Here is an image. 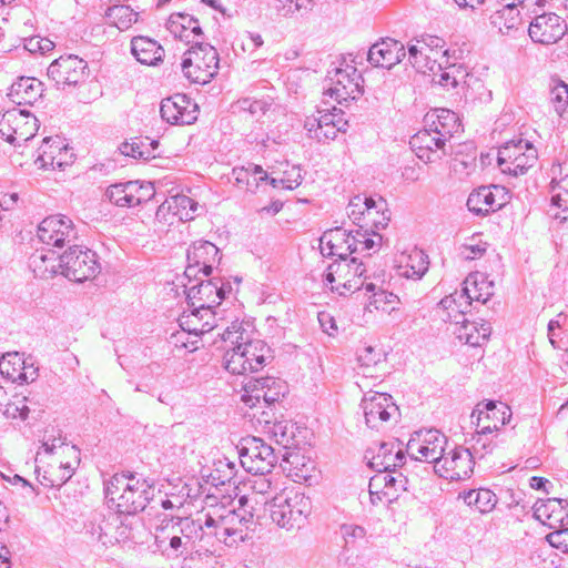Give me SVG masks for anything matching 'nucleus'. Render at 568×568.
<instances>
[{
	"label": "nucleus",
	"mask_w": 568,
	"mask_h": 568,
	"mask_svg": "<svg viewBox=\"0 0 568 568\" xmlns=\"http://www.w3.org/2000/svg\"><path fill=\"white\" fill-rule=\"evenodd\" d=\"M214 500L207 497L206 506L197 519L171 515L155 528L156 548L168 558L192 552L197 542L213 546V540L234 547L250 538L255 528L257 501L243 495L236 503Z\"/></svg>",
	"instance_id": "f257e3e1"
},
{
	"label": "nucleus",
	"mask_w": 568,
	"mask_h": 568,
	"mask_svg": "<svg viewBox=\"0 0 568 568\" xmlns=\"http://www.w3.org/2000/svg\"><path fill=\"white\" fill-rule=\"evenodd\" d=\"M242 324L233 322L221 334L230 343L223 356L224 368L234 375H244L262 369L271 356V348L261 339L246 341Z\"/></svg>",
	"instance_id": "f03ea898"
},
{
	"label": "nucleus",
	"mask_w": 568,
	"mask_h": 568,
	"mask_svg": "<svg viewBox=\"0 0 568 568\" xmlns=\"http://www.w3.org/2000/svg\"><path fill=\"white\" fill-rule=\"evenodd\" d=\"M105 497L120 514L135 515L155 500L154 483L135 474H115L105 485Z\"/></svg>",
	"instance_id": "7ed1b4c3"
},
{
	"label": "nucleus",
	"mask_w": 568,
	"mask_h": 568,
	"mask_svg": "<svg viewBox=\"0 0 568 568\" xmlns=\"http://www.w3.org/2000/svg\"><path fill=\"white\" fill-rule=\"evenodd\" d=\"M37 258L44 264L50 263V265H45V271L52 273L60 271L70 281L79 283L94 278L101 271L97 253L80 245L69 246L68 251L57 257L53 254L36 256L34 264H37Z\"/></svg>",
	"instance_id": "20e7f679"
},
{
	"label": "nucleus",
	"mask_w": 568,
	"mask_h": 568,
	"mask_svg": "<svg viewBox=\"0 0 568 568\" xmlns=\"http://www.w3.org/2000/svg\"><path fill=\"white\" fill-rule=\"evenodd\" d=\"M274 524L286 530L301 528L312 513L310 497L302 493H282L265 503Z\"/></svg>",
	"instance_id": "39448f33"
},
{
	"label": "nucleus",
	"mask_w": 568,
	"mask_h": 568,
	"mask_svg": "<svg viewBox=\"0 0 568 568\" xmlns=\"http://www.w3.org/2000/svg\"><path fill=\"white\" fill-rule=\"evenodd\" d=\"M219 62V53L214 47L194 41V44L184 53L181 68L189 80L205 84L217 74Z\"/></svg>",
	"instance_id": "423d86ee"
},
{
	"label": "nucleus",
	"mask_w": 568,
	"mask_h": 568,
	"mask_svg": "<svg viewBox=\"0 0 568 568\" xmlns=\"http://www.w3.org/2000/svg\"><path fill=\"white\" fill-rule=\"evenodd\" d=\"M236 448L242 467L253 475H268L277 463L274 448L258 437L242 438Z\"/></svg>",
	"instance_id": "0eeeda50"
},
{
	"label": "nucleus",
	"mask_w": 568,
	"mask_h": 568,
	"mask_svg": "<svg viewBox=\"0 0 568 568\" xmlns=\"http://www.w3.org/2000/svg\"><path fill=\"white\" fill-rule=\"evenodd\" d=\"M328 85L324 94L335 99L338 103L355 100L364 93L363 78L354 65L343 60L338 67L327 72Z\"/></svg>",
	"instance_id": "6e6552de"
},
{
	"label": "nucleus",
	"mask_w": 568,
	"mask_h": 568,
	"mask_svg": "<svg viewBox=\"0 0 568 568\" xmlns=\"http://www.w3.org/2000/svg\"><path fill=\"white\" fill-rule=\"evenodd\" d=\"M537 159V150L534 145L519 139L508 141L499 148L497 163L503 173L517 178L526 174Z\"/></svg>",
	"instance_id": "1a4fd4ad"
},
{
	"label": "nucleus",
	"mask_w": 568,
	"mask_h": 568,
	"mask_svg": "<svg viewBox=\"0 0 568 568\" xmlns=\"http://www.w3.org/2000/svg\"><path fill=\"white\" fill-rule=\"evenodd\" d=\"M38 130V119L27 110L11 109L0 115V135L11 144L31 140Z\"/></svg>",
	"instance_id": "9d476101"
},
{
	"label": "nucleus",
	"mask_w": 568,
	"mask_h": 568,
	"mask_svg": "<svg viewBox=\"0 0 568 568\" xmlns=\"http://www.w3.org/2000/svg\"><path fill=\"white\" fill-rule=\"evenodd\" d=\"M448 438L438 429L415 432L407 443V452L416 460L432 463L434 466L447 449Z\"/></svg>",
	"instance_id": "9b49d317"
},
{
	"label": "nucleus",
	"mask_w": 568,
	"mask_h": 568,
	"mask_svg": "<svg viewBox=\"0 0 568 568\" xmlns=\"http://www.w3.org/2000/svg\"><path fill=\"white\" fill-rule=\"evenodd\" d=\"M474 455L469 448L455 446L444 452L434 466V471L445 479L463 480L469 478L474 470Z\"/></svg>",
	"instance_id": "f8f14e48"
},
{
	"label": "nucleus",
	"mask_w": 568,
	"mask_h": 568,
	"mask_svg": "<svg viewBox=\"0 0 568 568\" xmlns=\"http://www.w3.org/2000/svg\"><path fill=\"white\" fill-rule=\"evenodd\" d=\"M37 236L43 244L53 247L71 246L78 239L73 221L67 215H51L38 225Z\"/></svg>",
	"instance_id": "ddd939ff"
},
{
	"label": "nucleus",
	"mask_w": 568,
	"mask_h": 568,
	"mask_svg": "<svg viewBox=\"0 0 568 568\" xmlns=\"http://www.w3.org/2000/svg\"><path fill=\"white\" fill-rule=\"evenodd\" d=\"M286 386L278 378L261 377L250 379L244 386L242 400L253 408L263 403V407H270L284 396Z\"/></svg>",
	"instance_id": "4468645a"
},
{
	"label": "nucleus",
	"mask_w": 568,
	"mask_h": 568,
	"mask_svg": "<svg viewBox=\"0 0 568 568\" xmlns=\"http://www.w3.org/2000/svg\"><path fill=\"white\" fill-rule=\"evenodd\" d=\"M366 425L372 429H379L390 418H396L398 407L390 395L379 392H368L362 399Z\"/></svg>",
	"instance_id": "2eb2a0df"
},
{
	"label": "nucleus",
	"mask_w": 568,
	"mask_h": 568,
	"mask_svg": "<svg viewBox=\"0 0 568 568\" xmlns=\"http://www.w3.org/2000/svg\"><path fill=\"white\" fill-rule=\"evenodd\" d=\"M87 62L74 54L55 59L48 68V77L57 88L77 85L85 77Z\"/></svg>",
	"instance_id": "dca6fc26"
},
{
	"label": "nucleus",
	"mask_w": 568,
	"mask_h": 568,
	"mask_svg": "<svg viewBox=\"0 0 568 568\" xmlns=\"http://www.w3.org/2000/svg\"><path fill=\"white\" fill-rule=\"evenodd\" d=\"M568 31L565 20L556 13H541L534 18L528 28L531 40L540 44H554Z\"/></svg>",
	"instance_id": "f3484780"
},
{
	"label": "nucleus",
	"mask_w": 568,
	"mask_h": 568,
	"mask_svg": "<svg viewBox=\"0 0 568 568\" xmlns=\"http://www.w3.org/2000/svg\"><path fill=\"white\" fill-rule=\"evenodd\" d=\"M357 236L347 233L342 227H335L323 233L320 239V248L323 256H337L338 261H346L348 255L357 253L359 247Z\"/></svg>",
	"instance_id": "a211bd4d"
},
{
	"label": "nucleus",
	"mask_w": 568,
	"mask_h": 568,
	"mask_svg": "<svg viewBox=\"0 0 568 568\" xmlns=\"http://www.w3.org/2000/svg\"><path fill=\"white\" fill-rule=\"evenodd\" d=\"M470 417L477 427L483 423V433H493L509 423L511 409L501 402L487 400L477 404Z\"/></svg>",
	"instance_id": "6ab92c4d"
},
{
	"label": "nucleus",
	"mask_w": 568,
	"mask_h": 568,
	"mask_svg": "<svg viewBox=\"0 0 568 568\" xmlns=\"http://www.w3.org/2000/svg\"><path fill=\"white\" fill-rule=\"evenodd\" d=\"M446 138L427 126L410 138L409 144L418 159L426 163L436 162L446 154Z\"/></svg>",
	"instance_id": "aec40b11"
},
{
	"label": "nucleus",
	"mask_w": 568,
	"mask_h": 568,
	"mask_svg": "<svg viewBox=\"0 0 568 568\" xmlns=\"http://www.w3.org/2000/svg\"><path fill=\"white\" fill-rule=\"evenodd\" d=\"M506 204L505 189L498 185L480 186L467 199V207L476 215H487Z\"/></svg>",
	"instance_id": "412c9836"
},
{
	"label": "nucleus",
	"mask_w": 568,
	"mask_h": 568,
	"mask_svg": "<svg viewBox=\"0 0 568 568\" xmlns=\"http://www.w3.org/2000/svg\"><path fill=\"white\" fill-rule=\"evenodd\" d=\"M160 113L171 124H191L197 118V105L185 94H175L162 100Z\"/></svg>",
	"instance_id": "4be33fe9"
},
{
	"label": "nucleus",
	"mask_w": 568,
	"mask_h": 568,
	"mask_svg": "<svg viewBox=\"0 0 568 568\" xmlns=\"http://www.w3.org/2000/svg\"><path fill=\"white\" fill-rule=\"evenodd\" d=\"M219 255V248L209 241H199L193 243L187 248L186 257L189 265L185 270V276L189 277V283H192L191 277L196 275V267H200V272L205 277L210 276L216 256Z\"/></svg>",
	"instance_id": "5701e85b"
},
{
	"label": "nucleus",
	"mask_w": 568,
	"mask_h": 568,
	"mask_svg": "<svg viewBox=\"0 0 568 568\" xmlns=\"http://www.w3.org/2000/svg\"><path fill=\"white\" fill-rule=\"evenodd\" d=\"M405 55L406 51L403 43L387 38L374 43L369 48L367 60L374 67L390 69L399 63Z\"/></svg>",
	"instance_id": "b1692460"
},
{
	"label": "nucleus",
	"mask_w": 568,
	"mask_h": 568,
	"mask_svg": "<svg viewBox=\"0 0 568 568\" xmlns=\"http://www.w3.org/2000/svg\"><path fill=\"white\" fill-rule=\"evenodd\" d=\"M184 286L189 304L200 308L199 313L204 312L205 315L214 317L212 307L216 303L219 292L217 278L200 280L195 284Z\"/></svg>",
	"instance_id": "393cba45"
},
{
	"label": "nucleus",
	"mask_w": 568,
	"mask_h": 568,
	"mask_svg": "<svg viewBox=\"0 0 568 568\" xmlns=\"http://www.w3.org/2000/svg\"><path fill=\"white\" fill-rule=\"evenodd\" d=\"M534 517L550 528L568 519V500L562 498L538 499L532 506Z\"/></svg>",
	"instance_id": "a878e982"
},
{
	"label": "nucleus",
	"mask_w": 568,
	"mask_h": 568,
	"mask_svg": "<svg viewBox=\"0 0 568 568\" xmlns=\"http://www.w3.org/2000/svg\"><path fill=\"white\" fill-rule=\"evenodd\" d=\"M44 92L43 83L31 77H21L9 89L8 97L18 105H33Z\"/></svg>",
	"instance_id": "bb28decb"
},
{
	"label": "nucleus",
	"mask_w": 568,
	"mask_h": 568,
	"mask_svg": "<svg viewBox=\"0 0 568 568\" xmlns=\"http://www.w3.org/2000/svg\"><path fill=\"white\" fill-rule=\"evenodd\" d=\"M481 287H478L476 281L470 282L469 278L465 281V287L460 293H455V295L444 297L439 305L446 310H455V305H457V298L466 300V304L469 305L471 301H478L481 303H486L490 296L493 295V284L491 283H481Z\"/></svg>",
	"instance_id": "cd10ccee"
},
{
	"label": "nucleus",
	"mask_w": 568,
	"mask_h": 568,
	"mask_svg": "<svg viewBox=\"0 0 568 568\" xmlns=\"http://www.w3.org/2000/svg\"><path fill=\"white\" fill-rule=\"evenodd\" d=\"M459 317L463 318L460 322V326L457 327L455 334L457 335L459 341H464L465 344L470 346H480L481 343L488 339L491 334L490 323L481 321L469 322L464 317V311H458ZM456 324H459V321H455Z\"/></svg>",
	"instance_id": "c85d7f7f"
},
{
	"label": "nucleus",
	"mask_w": 568,
	"mask_h": 568,
	"mask_svg": "<svg viewBox=\"0 0 568 568\" xmlns=\"http://www.w3.org/2000/svg\"><path fill=\"white\" fill-rule=\"evenodd\" d=\"M425 121L427 126L447 140H450L460 128L457 114L448 109H438L427 113Z\"/></svg>",
	"instance_id": "c756f323"
},
{
	"label": "nucleus",
	"mask_w": 568,
	"mask_h": 568,
	"mask_svg": "<svg viewBox=\"0 0 568 568\" xmlns=\"http://www.w3.org/2000/svg\"><path fill=\"white\" fill-rule=\"evenodd\" d=\"M166 29L175 37L186 43L194 42L190 37L193 38L202 36V29L199 20L187 13H173L170 16L166 22Z\"/></svg>",
	"instance_id": "7c9ffc66"
},
{
	"label": "nucleus",
	"mask_w": 568,
	"mask_h": 568,
	"mask_svg": "<svg viewBox=\"0 0 568 568\" xmlns=\"http://www.w3.org/2000/svg\"><path fill=\"white\" fill-rule=\"evenodd\" d=\"M131 52L140 63L146 65H156L164 57V49L155 40L143 36L132 39Z\"/></svg>",
	"instance_id": "2f4dec72"
},
{
	"label": "nucleus",
	"mask_w": 568,
	"mask_h": 568,
	"mask_svg": "<svg viewBox=\"0 0 568 568\" xmlns=\"http://www.w3.org/2000/svg\"><path fill=\"white\" fill-rule=\"evenodd\" d=\"M368 203L369 209H367L363 224H361V229L365 232H372L377 236L376 231L383 230L388 225V222L390 221V213L388 212L386 201L382 197H378L377 200L372 197ZM381 239L382 237L378 235L379 241Z\"/></svg>",
	"instance_id": "473e14b6"
},
{
	"label": "nucleus",
	"mask_w": 568,
	"mask_h": 568,
	"mask_svg": "<svg viewBox=\"0 0 568 568\" xmlns=\"http://www.w3.org/2000/svg\"><path fill=\"white\" fill-rule=\"evenodd\" d=\"M429 267L428 255L418 248L412 250L398 266V275L408 280H420Z\"/></svg>",
	"instance_id": "72a5a7b5"
},
{
	"label": "nucleus",
	"mask_w": 568,
	"mask_h": 568,
	"mask_svg": "<svg viewBox=\"0 0 568 568\" xmlns=\"http://www.w3.org/2000/svg\"><path fill=\"white\" fill-rule=\"evenodd\" d=\"M550 214L560 221L568 220V175L559 180L552 179L551 183Z\"/></svg>",
	"instance_id": "f704fd0d"
},
{
	"label": "nucleus",
	"mask_w": 568,
	"mask_h": 568,
	"mask_svg": "<svg viewBox=\"0 0 568 568\" xmlns=\"http://www.w3.org/2000/svg\"><path fill=\"white\" fill-rule=\"evenodd\" d=\"M280 466L295 481L310 477L313 469V463L306 459L300 452L285 453Z\"/></svg>",
	"instance_id": "c9c22d12"
},
{
	"label": "nucleus",
	"mask_w": 568,
	"mask_h": 568,
	"mask_svg": "<svg viewBox=\"0 0 568 568\" xmlns=\"http://www.w3.org/2000/svg\"><path fill=\"white\" fill-rule=\"evenodd\" d=\"M404 459L405 455L400 448L394 452V444L383 443L369 464L372 468L388 470L390 468L402 466L404 464Z\"/></svg>",
	"instance_id": "e433bc0d"
},
{
	"label": "nucleus",
	"mask_w": 568,
	"mask_h": 568,
	"mask_svg": "<svg viewBox=\"0 0 568 568\" xmlns=\"http://www.w3.org/2000/svg\"><path fill=\"white\" fill-rule=\"evenodd\" d=\"M62 148L60 142L53 138H44L40 148V153L36 159V164L40 168H62L63 161L61 159Z\"/></svg>",
	"instance_id": "4c0bfd02"
},
{
	"label": "nucleus",
	"mask_w": 568,
	"mask_h": 568,
	"mask_svg": "<svg viewBox=\"0 0 568 568\" xmlns=\"http://www.w3.org/2000/svg\"><path fill=\"white\" fill-rule=\"evenodd\" d=\"M347 267L346 263L335 261L327 267L325 273L324 283L326 286L332 285L336 280H338V286H331V288L332 291H337L341 295L345 294V291L356 292L359 290V285L356 282L353 283V280L346 278L344 275V271Z\"/></svg>",
	"instance_id": "58836bf2"
},
{
	"label": "nucleus",
	"mask_w": 568,
	"mask_h": 568,
	"mask_svg": "<svg viewBox=\"0 0 568 568\" xmlns=\"http://www.w3.org/2000/svg\"><path fill=\"white\" fill-rule=\"evenodd\" d=\"M158 145V141H149L146 138L145 141L134 140L132 142H124L120 145V151L123 155L148 161L155 158L154 151Z\"/></svg>",
	"instance_id": "ea45409f"
},
{
	"label": "nucleus",
	"mask_w": 568,
	"mask_h": 568,
	"mask_svg": "<svg viewBox=\"0 0 568 568\" xmlns=\"http://www.w3.org/2000/svg\"><path fill=\"white\" fill-rule=\"evenodd\" d=\"M197 307H193L191 314L183 316L180 320V326L183 331H186L194 335H201L212 331L216 325L211 323L209 320L204 321L205 317L212 318L210 315H205L204 312L199 313Z\"/></svg>",
	"instance_id": "a19ab883"
},
{
	"label": "nucleus",
	"mask_w": 568,
	"mask_h": 568,
	"mask_svg": "<svg viewBox=\"0 0 568 568\" xmlns=\"http://www.w3.org/2000/svg\"><path fill=\"white\" fill-rule=\"evenodd\" d=\"M377 474H375L368 483V490L371 503L373 505H377L378 503H392L393 491L389 493L386 489L387 480L386 477L388 473L382 469H376Z\"/></svg>",
	"instance_id": "79ce46f5"
},
{
	"label": "nucleus",
	"mask_w": 568,
	"mask_h": 568,
	"mask_svg": "<svg viewBox=\"0 0 568 568\" xmlns=\"http://www.w3.org/2000/svg\"><path fill=\"white\" fill-rule=\"evenodd\" d=\"M463 499L468 506H474L480 513L490 511L496 505V495L490 489H473L464 493Z\"/></svg>",
	"instance_id": "37998d69"
},
{
	"label": "nucleus",
	"mask_w": 568,
	"mask_h": 568,
	"mask_svg": "<svg viewBox=\"0 0 568 568\" xmlns=\"http://www.w3.org/2000/svg\"><path fill=\"white\" fill-rule=\"evenodd\" d=\"M135 186L131 181L124 183H115L108 187L106 195L109 200L120 207H134Z\"/></svg>",
	"instance_id": "c03bdc74"
},
{
	"label": "nucleus",
	"mask_w": 568,
	"mask_h": 568,
	"mask_svg": "<svg viewBox=\"0 0 568 568\" xmlns=\"http://www.w3.org/2000/svg\"><path fill=\"white\" fill-rule=\"evenodd\" d=\"M169 204L172 206V217L176 216L179 221L193 220L199 206L197 202L184 194L169 197Z\"/></svg>",
	"instance_id": "a18cd8bd"
},
{
	"label": "nucleus",
	"mask_w": 568,
	"mask_h": 568,
	"mask_svg": "<svg viewBox=\"0 0 568 568\" xmlns=\"http://www.w3.org/2000/svg\"><path fill=\"white\" fill-rule=\"evenodd\" d=\"M490 20L501 33H507L520 22L519 11L517 8L511 7V4H504L500 10H497L490 17Z\"/></svg>",
	"instance_id": "49530a36"
},
{
	"label": "nucleus",
	"mask_w": 568,
	"mask_h": 568,
	"mask_svg": "<svg viewBox=\"0 0 568 568\" xmlns=\"http://www.w3.org/2000/svg\"><path fill=\"white\" fill-rule=\"evenodd\" d=\"M105 17L119 29L126 30L136 22L138 13L129 6L114 4L106 9Z\"/></svg>",
	"instance_id": "de8ad7c7"
},
{
	"label": "nucleus",
	"mask_w": 568,
	"mask_h": 568,
	"mask_svg": "<svg viewBox=\"0 0 568 568\" xmlns=\"http://www.w3.org/2000/svg\"><path fill=\"white\" fill-rule=\"evenodd\" d=\"M24 357L18 352L7 353L0 359V374L12 383H18L23 369Z\"/></svg>",
	"instance_id": "09e8293b"
},
{
	"label": "nucleus",
	"mask_w": 568,
	"mask_h": 568,
	"mask_svg": "<svg viewBox=\"0 0 568 568\" xmlns=\"http://www.w3.org/2000/svg\"><path fill=\"white\" fill-rule=\"evenodd\" d=\"M371 200L372 196L356 195L348 203L347 215L359 227L363 224L367 209H369L368 201Z\"/></svg>",
	"instance_id": "8fccbe9b"
},
{
	"label": "nucleus",
	"mask_w": 568,
	"mask_h": 568,
	"mask_svg": "<svg viewBox=\"0 0 568 568\" xmlns=\"http://www.w3.org/2000/svg\"><path fill=\"white\" fill-rule=\"evenodd\" d=\"M365 290H366V292H371L373 294L372 295L373 300H372L371 303L376 308L385 310V306L389 305V306H392L390 310H395V304L398 303L397 295H395L392 292H387V291H384V290H381V288L378 291H375L376 286L373 283L365 284Z\"/></svg>",
	"instance_id": "3c124183"
},
{
	"label": "nucleus",
	"mask_w": 568,
	"mask_h": 568,
	"mask_svg": "<svg viewBox=\"0 0 568 568\" xmlns=\"http://www.w3.org/2000/svg\"><path fill=\"white\" fill-rule=\"evenodd\" d=\"M383 357L384 354L373 346H364L357 351V361L364 369L378 366L383 362Z\"/></svg>",
	"instance_id": "603ef678"
},
{
	"label": "nucleus",
	"mask_w": 568,
	"mask_h": 568,
	"mask_svg": "<svg viewBox=\"0 0 568 568\" xmlns=\"http://www.w3.org/2000/svg\"><path fill=\"white\" fill-rule=\"evenodd\" d=\"M386 471L388 473V476L386 477V489L389 493L393 491L392 501H394L397 499L399 491L407 490L408 479L406 476H404L400 471L396 470L395 468H390Z\"/></svg>",
	"instance_id": "864d4df0"
},
{
	"label": "nucleus",
	"mask_w": 568,
	"mask_h": 568,
	"mask_svg": "<svg viewBox=\"0 0 568 568\" xmlns=\"http://www.w3.org/2000/svg\"><path fill=\"white\" fill-rule=\"evenodd\" d=\"M488 434L489 433H483V428H480V430H477L471 435L468 443H470L471 449L474 450L473 455L475 454L481 458L485 454L493 450L494 444L486 437Z\"/></svg>",
	"instance_id": "5fc2aeb1"
},
{
	"label": "nucleus",
	"mask_w": 568,
	"mask_h": 568,
	"mask_svg": "<svg viewBox=\"0 0 568 568\" xmlns=\"http://www.w3.org/2000/svg\"><path fill=\"white\" fill-rule=\"evenodd\" d=\"M550 100L557 114L561 115L568 105V85L558 82L550 92Z\"/></svg>",
	"instance_id": "6e6d98bb"
},
{
	"label": "nucleus",
	"mask_w": 568,
	"mask_h": 568,
	"mask_svg": "<svg viewBox=\"0 0 568 568\" xmlns=\"http://www.w3.org/2000/svg\"><path fill=\"white\" fill-rule=\"evenodd\" d=\"M215 473L217 474L216 480L220 484L230 483L235 476V464L230 460L227 457H221L214 463Z\"/></svg>",
	"instance_id": "4d7b16f0"
},
{
	"label": "nucleus",
	"mask_w": 568,
	"mask_h": 568,
	"mask_svg": "<svg viewBox=\"0 0 568 568\" xmlns=\"http://www.w3.org/2000/svg\"><path fill=\"white\" fill-rule=\"evenodd\" d=\"M293 426L288 425L287 422H278L275 423L272 427V436L278 445H282L284 448H287L293 440V432H288Z\"/></svg>",
	"instance_id": "13d9d810"
},
{
	"label": "nucleus",
	"mask_w": 568,
	"mask_h": 568,
	"mask_svg": "<svg viewBox=\"0 0 568 568\" xmlns=\"http://www.w3.org/2000/svg\"><path fill=\"white\" fill-rule=\"evenodd\" d=\"M131 184L135 186L134 195V206L142 204L143 202L150 201L155 195V190L153 183L151 182H140V181H131Z\"/></svg>",
	"instance_id": "bf43d9fd"
},
{
	"label": "nucleus",
	"mask_w": 568,
	"mask_h": 568,
	"mask_svg": "<svg viewBox=\"0 0 568 568\" xmlns=\"http://www.w3.org/2000/svg\"><path fill=\"white\" fill-rule=\"evenodd\" d=\"M341 263H346L347 268L344 271V275L346 278L353 280V283H357L359 288L364 285V282L361 281V277L365 274L366 268L364 267L362 262H358L357 257H352L351 260L346 258V261H339Z\"/></svg>",
	"instance_id": "052dcab7"
},
{
	"label": "nucleus",
	"mask_w": 568,
	"mask_h": 568,
	"mask_svg": "<svg viewBox=\"0 0 568 568\" xmlns=\"http://www.w3.org/2000/svg\"><path fill=\"white\" fill-rule=\"evenodd\" d=\"M231 180L240 187L245 186L250 192H254L256 189L251 179L250 168H234L232 170Z\"/></svg>",
	"instance_id": "680f3d73"
},
{
	"label": "nucleus",
	"mask_w": 568,
	"mask_h": 568,
	"mask_svg": "<svg viewBox=\"0 0 568 568\" xmlns=\"http://www.w3.org/2000/svg\"><path fill=\"white\" fill-rule=\"evenodd\" d=\"M487 251L486 243L479 242L476 244H463L459 247V255L466 261L480 258Z\"/></svg>",
	"instance_id": "e2e57ef3"
},
{
	"label": "nucleus",
	"mask_w": 568,
	"mask_h": 568,
	"mask_svg": "<svg viewBox=\"0 0 568 568\" xmlns=\"http://www.w3.org/2000/svg\"><path fill=\"white\" fill-rule=\"evenodd\" d=\"M338 132H341L338 129H336V124L333 125H321L313 128L312 131H307V134L311 139H315L318 142H325L329 140H334Z\"/></svg>",
	"instance_id": "0e129e2a"
},
{
	"label": "nucleus",
	"mask_w": 568,
	"mask_h": 568,
	"mask_svg": "<svg viewBox=\"0 0 568 568\" xmlns=\"http://www.w3.org/2000/svg\"><path fill=\"white\" fill-rule=\"evenodd\" d=\"M58 470L60 474L55 475V478L48 479V483L41 481V484L45 487H60L72 477L74 468L69 463H61Z\"/></svg>",
	"instance_id": "69168bd1"
},
{
	"label": "nucleus",
	"mask_w": 568,
	"mask_h": 568,
	"mask_svg": "<svg viewBox=\"0 0 568 568\" xmlns=\"http://www.w3.org/2000/svg\"><path fill=\"white\" fill-rule=\"evenodd\" d=\"M409 62L420 73H426L428 71L434 72V69L436 68V60L432 59L426 53V50L416 54V58H412Z\"/></svg>",
	"instance_id": "338daca9"
},
{
	"label": "nucleus",
	"mask_w": 568,
	"mask_h": 568,
	"mask_svg": "<svg viewBox=\"0 0 568 568\" xmlns=\"http://www.w3.org/2000/svg\"><path fill=\"white\" fill-rule=\"evenodd\" d=\"M547 541L562 552H568V528L557 529L546 537Z\"/></svg>",
	"instance_id": "774afa93"
}]
</instances>
